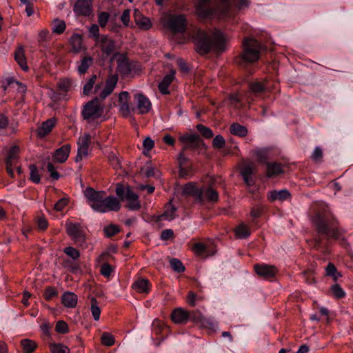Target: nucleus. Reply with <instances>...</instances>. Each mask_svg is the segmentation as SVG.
<instances>
[{
    "mask_svg": "<svg viewBox=\"0 0 353 353\" xmlns=\"http://www.w3.org/2000/svg\"><path fill=\"white\" fill-rule=\"evenodd\" d=\"M193 39L198 53L205 54L213 48L216 51H223L228 40L225 35L219 30L214 29L207 33L202 30H197Z\"/></svg>",
    "mask_w": 353,
    "mask_h": 353,
    "instance_id": "1",
    "label": "nucleus"
},
{
    "mask_svg": "<svg viewBox=\"0 0 353 353\" xmlns=\"http://www.w3.org/2000/svg\"><path fill=\"white\" fill-rule=\"evenodd\" d=\"M241 9L248 6V0H198L197 14L202 17H211L218 14L224 15L232 4Z\"/></svg>",
    "mask_w": 353,
    "mask_h": 353,
    "instance_id": "2",
    "label": "nucleus"
},
{
    "mask_svg": "<svg viewBox=\"0 0 353 353\" xmlns=\"http://www.w3.org/2000/svg\"><path fill=\"white\" fill-rule=\"evenodd\" d=\"M118 81L117 74L110 76L105 82L103 90L100 92L99 97H95L88 101L83 107L81 114L85 120L90 121L100 117L103 112V107L99 103V99L103 100L114 90Z\"/></svg>",
    "mask_w": 353,
    "mask_h": 353,
    "instance_id": "3",
    "label": "nucleus"
},
{
    "mask_svg": "<svg viewBox=\"0 0 353 353\" xmlns=\"http://www.w3.org/2000/svg\"><path fill=\"white\" fill-rule=\"evenodd\" d=\"M84 195L88 204L94 211L101 213L108 211L117 212L121 208L118 199L112 196L104 198L103 191H96L92 188H87L84 191Z\"/></svg>",
    "mask_w": 353,
    "mask_h": 353,
    "instance_id": "4",
    "label": "nucleus"
},
{
    "mask_svg": "<svg viewBox=\"0 0 353 353\" xmlns=\"http://www.w3.org/2000/svg\"><path fill=\"white\" fill-rule=\"evenodd\" d=\"M316 230L319 234L325 236L327 239L333 238L337 239L341 234L337 228L338 221L331 214H317L314 221Z\"/></svg>",
    "mask_w": 353,
    "mask_h": 353,
    "instance_id": "5",
    "label": "nucleus"
},
{
    "mask_svg": "<svg viewBox=\"0 0 353 353\" xmlns=\"http://www.w3.org/2000/svg\"><path fill=\"white\" fill-rule=\"evenodd\" d=\"M242 46L243 51L239 58L240 61L252 63L259 59L262 46L257 40L253 37H245Z\"/></svg>",
    "mask_w": 353,
    "mask_h": 353,
    "instance_id": "6",
    "label": "nucleus"
},
{
    "mask_svg": "<svg viewBox=\"0 0 353 353\" xmlns=\"http://www.w3.org/2000/svg\"><path fill=\"white\" fill-rule=\"evenodd\" d=\"M116 194L121 200H126V207L131 210H138L141 208V203L139 201V196L133 192L128 185L123 186L121 183L117 184Z\"/></svg>",
    "mask_w": 353,
    "mask_h": 353,
    "instance_id": "7",
    "label": "nucleus"
},
{
    "mask_svg": "<svg viewBox=\"0 0 353 353\" xmlns=\"http://www.w3.org/2000/svg\"><path fill=\"white\" fill-rule=\"evenodd\" d=\"M189 319L201 328H208L214 330L217 327V323L211 319L204 316L199 310L189 312Z\"/></svg>",
    "mask_w": 353,
    "mask_h": 353,
    "instance_id": "8",
    "label": "nucleus"
},
{
    "mask_svg": "<svg viewBox=\"0 0 353 353\" xmlns=\"http://www.w3.org/2000/svg\"><path fill=\"white\" fill-rule=\"evenodd\" d=\"M71 3L77 16L89 17L93 12L92 0H71Z\"/></svg>",
    "mask_w": 353,
    "mask_h": 353,
    "instance_id": "9",
    "label": "nucleus"
},
{
    "mask_svg": "<svg viewBox=\"0 0 353 353\" xmlns=\"http://www.w3.org/2000/svg\"><path fill=\"white\" fill-rule=\"evenodd\" d=\"M191 250L196 256L202 258L213 256L216 252L214 243L212 241L208 243L196 242L191 246Z\"/></svg>",
    "mask_w": 353,
    "mask_h": 353,
    "instance_id": "10",
    "label": "nucleus"
},
{
    "mask_svg": "<svg viewBox=\"0 0 353 353\" xmlns=\"http://www.w3.org/2000/svg\"><path fill=\"white\" fill-rule=\"evenodd\" d=\"M67 234L79 245H82L85 242V234L80 223H68L65 225Z\"/></svg>",
    "mask_w": 353,
    "mask_h": 353,
    "instance_id": "11",
    "label": "nucleus"
},
{
    "mask_svg": "<svg viewBox=\"0 0 353 353\" xmlns=\"http://www.w3.org/2000/svg\"><path fill=\"white\" fill-rule=\"evenodd\" d=\"M185 15H170L166 21V26L173 32H183L186 28Z\"/></svg>",
    "mask_w": 353,
    "mask_h": 353,
    "instance_id": "12",
    "label": "nucleus"
},
{
    "mask_svg": "<svg viewBox=\"0 0 353 353\" xmlns=\"http://www.w3.org/2000/svg\"><path fill=\"white\" fill-rule=\"evenodd\" d=\"M179 141L183 144V150L196 149L205 145L199 135L196 134H185L179 137Z\"/></svg>",
    "mask_w": 353,
    "mask_h": 353,
    "instance_id": "13",
    "label": "nucleus"
},
{
    "mask_svg": "<svg viewBox=\"0 0 353 353\" xmlns=\"http://www.w3.org/2000/svg\"><path fill=\"white\" fill-rule=\"evenodd\" d=\"M134 101L136 102V109L139 114H146L152 108V104L148 97L141 93L134 94Z\"/></svg>",
    "mask_w": 353,
    "mask_h": 353,
    "instance_id": "14",
    "label": "nucleus"
},
{
    "mask_svg": "<svg viewBox=\"0 0 353 353\" xmlns=\"http://www.w3.org/2000/svg\"><path fill=\"white\" fill-rule=\"evenodd\" d=\"M19 148L13 145L10 148H4L3 154L5 155L6 165H14L19 160Z\"/></svg>",
    "mask_w": 353,
    "mask_h": 353,
    "instance_id": "15",
    "label": "nucleus"
},
{
    "mask_svg": "<svg viewBox=\"0 0 353 353\" xmlns=\"http://www.w3.org/2000/svg\"><path fill=\"white\" fill-rule=\"evenodd\" d=\"M254 270L259 276L264 279L274 277L277 272L274 266L266 264H256L254 265Z\"/></svg>",
    "mask_w": 353,
    "mask_h": 353,
    "instance_id": "16",
    "label": "nucleus"
},
{
    "mask_svg": "<svg viewBox=\"0 0 353 353\" xmlns=\"http://www.w3.org/2000/svg\"><path fill=\"white\" fill-rule=\"evenodd\" d=\"M117 57H119L117 59V71L123 76L128 75L132 71L131 65L129 63V61L123 54L115 53L114 54V58H116Z\"/></svg>",
    "mask_w": 353,
    "mask_h": 353,
    "instance_id": "17",
    "label": "nucleus"
},
{
    "mask_svg": "<svg viewBox=\"0 0 353 353\" xmlns=\"http://www.w3.org/2000/svg\"><path fill=\"white\" fill-rule=\"evenodd\" d=\"M70 145L65 144L55 150L52 155L53 160L57 163H64L68 158Z\"/></svg>",
    "mask_w": 353,
    "mask_h": 353,
    "instance_id": "18",
    "label": "nucleus"
},
{
    "mask_svg": "<svg viewBox=\"0 0 353 353\" xmlns=\"http://www.w3.org/2000/svg\"><path fill=\"white\" fill-rule=\"evenodd\" d=\"M134 20L137 26L142 30H147L152 27L149 18L144 17L137 9L134 10Z\"/></svg>",
    "mask_w": 353,
    "mask_h": 353,
    "instance_id": "19",
    "label": "nucleus"
},
{
    "mask_svg": "<svg viewBox=\"0 0 353 353\" xmlns=\"http://www.w3.org/2000/svg\"><path fill=\"white\" fill-rule=\"evenodd\" d=\"M101 50L107 56L112 54L116 50L114 40L107 36H102L100 40Z\"/></svg>",
    "mask_w": 353,
    "mask_h": 353,
    "instance_id": "20",
    "label": "nucleus"
},
{
    "mask_svg": "<svg viewBox=\"0 0 353 353\" xmlns=\"http://www.w3.org/2000/svg\"><path fill=\"white\" fill-rule=\"evenodd\" d=\"M201 191L202 192V200L199 201V202L203 203L204 201L216 202L218 201L219 194L212 187H203L201 188Z\"/></svg>",
    "mask_w": 353,
    "mask_h": 353,
    "instance_id": "21",
    "label": "nucleus"
},
{
    "mask_svg": "<svg viewBox=\"0 0 353 353\" xmlns=\"http://www.w3.org/2000/svg\"><path fill=\"white\" fill-rule=\"evenodd\" d=\"M175 77V70H171L170 72L166 74L163 80L159 84V91L163 94H167L169 93L168 87L170 83L174 81Z\"/></svg>",
    "mask_w": 353,
    "mask_h": 353,
    "instance_id": "22",
    "label": "nucleus"
},
{
    "mask_svg": "<svg viewBox=\"0 0 353 353\" xmlns=\"http://www.w3.org/2000/svg\"><path fill=\"white\" fill-rule=\"evenodd\" d=\"M171 318L175 323H185L189 319V312L176 308L172 312Z\"/></svg>",
    "mask_w": 353,
    "mask_h": 353,
    "instance_id": "23",
    "label": "nucleus"
},
{
    "mask_svg": "<svg viewBox=\"0 0 353 353\" xmlns=\"http://www.w3.org/2000/svg\"><path fill=\"white\" fill-rule=\"evenodd\" d=\"M57 120L55 118L52 117L42 123V125L38 129V135L43 137L49 134L52 128L55 126Z\"/></svg>",
    "mask_w": 353,
    "mask_h": 353,
    "instance_id": "24",
    "label": "nucleus"
},
{
    "mask_svg": "<svg viewBox=\"0 0 353 353\" xmlns=\"http://www.w3.org/2000/svg\"><path fill=\"white\" fill-rule=\"evenodd\" d=\"M17 87V89L19 92L24 93L26 90V87L23 83H19V81H15L13 78L9 77L6 79L2 82L1 88L3 91H6L8 87L15 88Z\"/></svg>",
    "mask_w": 353,
    "mask_h": 353,
    "instance_id": "25",
    "label": "nucleus"
},
{
    "mask_svg": "<svg viewBox=\"0 0 353 353\" xmlns=\"http://www.w3.org/2000/svg\"><path fill=\"white\" fill-rule=\"evenodd\" d=\"M176 208L170 201L166 205L164 212L159 216V221H172L176 217Z\"/></svg>",
    "mask_w": 353,
    "mask_h": 353,
    "instance_id": "26",
    "label": "nucleus"
},
{
    "mask_svg": "<svg viewBox=\"0 0 353 353\" xmlns=\"http://www.w3.org/2000/svg\"><path fill=\"white\" fill-rule=\"evenodd\" d=\"M283 172L282 165L279 163H267V176L275 177Z\"/></svg>",
    "mask_w": 353,
    "mask_h": 353,
    "instance_id": "27",
    "label": "nucleus"
},
{
    "mask_svg": "<svg viewBox=\"0 0 353 353\" xmlns=\"http://www.w3.org/2000/svg\"><path fill=\"white\" fill-rule=\"evenodd\" d=\"M132 288L139 293H148L150 282L148 279L139 278L133 283Z\"/></svg>",
    "mask_w": 353,
    "mask_h": 353,
    "instance_id": "28",
    "label": "nucleus"
},
{
    "mask_svg": "<svg viewBox=\"0 0 353 353\" xmlns=\"http://www.w3.org/2000/svg\"><path fill=\"white\" fill-rule=\"evenodd\" d=\"M62 303L67 307L73 308L77 303V296L70 292H65L61 296Z\"/></svg>",
    "mask_w": 353,
    "mask_h": 353,
    "instance_id": "29",
    "label": "nucleus"
},
{
    "mask_svg": "<svg viewBox=\"0 0 353 353\" xmlns=\"http://www.w3.org/2000/svg\"><path fill=\"white\" fill-rule=\"evenodd\" d=\"M268 198L272 202L275 200L284 201L290 198V193L287 190H274L270 192Z\"/></svg>",
    "mask_w": 353,
    "mask_h": 353,
    "instance_id": "30",
    "label": "nucleus"
},
{
    "mask_svg": "<svg viewBox=\"0 0 353 353\" xmlns=\"http://www.w3.org/2000/svg\"><path fill=\"white\" fill-rule=\"evenodd\" d=\"M14 59L23 70H27L28 69L24 54V50L22 46L19 47L16 50L14 53Z\"/></svg>",
    "mask_w": 353,
    "mask_h": 353,
    "instance_id": "31",
    "label": "nucleus"
},
{
    "mask_svg": "<svg viewBox=\"0 0 353 353\" xmlns=\"http://www.w3.org/2000/svg\"><path fill=\"white\" fill-rule=\"evenodd\" d=\"M183 192L185 194L192 195L198 201L202 200V192L201 191V189L196 188L192 184H187L184 187Z\"/></svg>",
    "mask_w": 353,
    "mask_h": 353,
    "instance_id": "32",
    "label": "nucleus"
},
{
    "mask_svg": "<svg viewBox=\"0 0 353 353\" xmlns=\"http://www.w3.org/2000/svg\"><path fill=\"white\" fill-rule=\"evenodd\" d=\"M230 132L234 135L242 137L246 136L248 134L247 128L237 123H234L231 125Z\"/></svg>",
    "mask_w": 353,
    "mask_h": 353,
    "instance_id": "33",
    "label": "nucleus"
},
{
    "mask_svg": "<svg viewBox=\"0 0 353 353\" xmlns=\"http://www.w3.org/2000/svg\"><path fill=\"white\" fill-rule=\"evenodd\" d=\"M235 235L238 239H246L250 235V230L245 225L241 224L236 228Z\"/></svg>",
    "mask_w": 353,
    "mask_h": 353,
    "instance_id": "34",
    "label": "nucleus"
},
{
    "mask_svg": "<svg viewBox=\"0 0 353 353\" xmlns=\"http://www.w3.org/2000/svg\"><path fill=\"white\" fill-rule=\"evenodd\" d=\"M254 154L256 157L259 161L265 163L269 159L270 150L268 148H259L254 151Z\"/></svg>",
    "mask_w": 353,
    "mask_h": 353,
    "instance_id": "35",
    "label": "nucleus"
},
{
    "mask_svg": "<svg viewBox=\"0 0 353 353\" xmlns=\"http://www.w3.org/2000/svg\"><path fill=\"white\" fill-rule=\"evenodd\" d=\"M326 275L331 276L334 281H337L339 278L342 276L341 272H338L336 267L333 263H330L326 268Z\"/></svg>",
    "mask_w": 353,
    "mask_h": 353,
    "instance_id": "36",
    "label": "nucleus"
},
{
    "mask_svg": "<svg viewBox=\"0 0 353 353\" xmlns=\"http://www.w3.org/2000/svg\"><path fill=\"white\" fill-rule=\"evenodd\" d=\"M21 344L25 353H32L37 347V343L28 339L21 340Z\"/></svg>",
    "mask_w": 353,
    "mask_h": 353,
    "instance_id": "37",
    "label": "nucleus"
},
{
    "mask_svg": "<svg viewBox=\"0 0 353 353\" xmlns=\"http://www.w3.org/2000/svg\"><path fill=\"white\" fill-rule=\"evenodd\" d=\"M92 63V59L90 57H85L81 59L80 65L78 66V72L81 74L85 73Z\"/></svg>",
    "mask_w": 353,
    "mask_h": 353,
    "instance_id": "38",
    "label": "nucleus"
},
{
    "mask_svg": "<svg viewBox=\"0 0 353 353\" xmlns=\"http://www.w3.org/2000/svg\"><path fill=\"white\" fill-rule=\"evenodd\" d=\"M90 310L94 319L95 321H99L101 314V309L99 306L97 300L94 297L91 299Z\"/></svg>",
    "mask_w": 353,
    "mask_h": 353,
    "instance_id": "39",
    "label": "nucleus"
},
{
    "mask_svg": "<svg viewBox=\"0 0 353 353\" xmlns=\"http://www.w3.org/2000/svg\"><path fill=\"white\" fill-rule=\"evenodd\" d=\"M52 32L57 34H61L65 30V23L63 20L55 19L52 21Z\"/></svg>",
    "mask_w": 353,
    "mask_h": 353,
    "instance_id": "40",
    "label": "nucleus"
},
{
    "mask_svg": "<svg viewBox=\"0 0 353 353\" xmlns=\"http://www.w3.org/2000/svg\"><path fill=\"white\" fill-rule=\"evenodd\" d=\"M249 88L250 91L254 94H259L262 93L265 89V85L259 81L251 82L249 84Z\"/></svg>",
    "mask_w": 353,
    "mask_h": 353,
    "instance_id": "41",
    "label": "nucleus"
},
{
    "mask_svg": "<svg viewBox=\"0 0 353 353\" xmlns=\"http://www.w3.org/2000/svg\"><path fill=\"white\" fill-rule=\"evenodd\" d=\"M97 75L94 74L88 79V81L84 85L83 92L85 95H89L92 92V90L94 88V85H95Z\"/></svg>",
    "mask_w": 353,
    "mask_h": 353,
    "instance_id": "42",
    "label": "nucleus"
},
{
    "mask_svg": "<svg viewBox=\"0 0 353 353\" xmlns=\"http://www.w3.org/2000/svg\"><path fill=\"white\" fill-rule=\"evenodd\" d=\"M256 170V165L252 162L246 163L243 165L241 170V175L252 176Z\"/></svg>",
    "mask_w": 353,
    "mask_h": 353,
    "instance_id": "43",
    "label": "nucleus"
},
{
    "mask_svg": "<svg viewBox=\"0 0 353 353\" xmlns=\"http://www.w3.org/2000/svg\"><path fill=\"white\" fill-rule=\"evenodd\" d=\"M170 264L171 268L179 273L183 272L185 271V267L183 265L182 262L175 258H172L170 260Z\"/></svg>",
    "mask_w": 353,
    "mask_h": 353,
    "instance_id": "44",
    "label": "nucleus"
},
{
    "mask_svg": "<svg viewBox=\"0 0 353 353\" xmlns=\"http://www.w3.org/2000/svg\"><path fill=\"white\" fill-rule=\"evenodd\" d=\"M29 169L30 171V180L35 183H39L40 182L41 178L38 172L37 167L34 164H30L29 165Z\"/></svg>",
    "mask_w": 353,
    "mask_h": 353,
    "instance_id": "45",
    "label": "nucleus"
},
{
    "mask_svg": "<svg viewBox=\"0 0 353 353\" xmlns=\"http://www.w3.org/2000/svg\"><path fill=\"white\" fill-rule=\"evenodd\" d=\"M330 290L333 296L336 299H341L345 295V292L338 283L332 285Z\"/></svg>",
    "mask_w": 353,
    "mask_h": 353,
    "instance_id": "46",
    "label": "nucleus"
},
{
    "mask_svg": "<svg viewBox=\"0 0 353 353\" xmlns=\"http://www.w3.org/2000/svg\"><path fill=\"white\" fill-rule=\"evenodd\" d=\"M70 43L75 51H79L82 46L81 37L79 34H74L70 39Z\"/></svg>",
    "mask_w": 353,
    "mask_h": 353,
    "instance_id": "47",
    "label": "nucleus"
},
{
    "mask_svg": "<svg viewBox=\"0 0 353 353\" xmlns=\"http://www.w3.org/2000/svg\"><path fill=\"white\" fill-rule=\"evenodd\" d=\"M101 343L105 346H112L114 343V338L112 334L108 332H104L102 334L101 337Z\"/></svg>",
    "mask_w": 353,
    "mask_h": 353,
    "instance_id": "48",
    "label": "nucleus"
},
{
    "mask_svg": "<svg viewBox=\"0 0 353 353\" xmlns=\"http://www.w3.org/2000/svg\"><path fill=\"white\" fill-rule=\"evenodd\" d=\"M197 130L206 139H210L213 137V132L209 128L202 125L198 124L196 126Z\"/></svg>",
    "mask_w": 353,
    "mask_h": 353,
    "instance_id": "49",
    "label": "nucleus"
},
{
    "mask_svg": "<svg viewBox=\"0 0 353 353\" xmlns=\"http://www.w3.org/2000/svg\"><path fill=\"white\" fill-rule=\"evenodd\" d=\"M71 81L68 79H60L57 83V87L61 92H68L71 88Z\"/></svg>",
    "mask_w": 353,
    "mask_h": 353,
    "instance_id": "50",
    "label": "nucleus"
},
{
    "mask_svg": "<svg viewBox=\"0 0 353 353\" xmlns=\"http://www.w3.org/2000/svg\"><path fill=\"white\" fill-rule=\"evenodd\" d=\"M110 19V14L107 12H101L98 14V23L101 28H105Z\"/></svg>",
    "mask_w": 353,
    "mask_h": 353,
    "instance_id": "51",
    "label": "nucleus"
},
{
    "mask_svg": "<svg viewBox=\"0 0 353 353\" xmlns=\"http://www.w3.org/2000/svg\"><path fill=\"white\" fill-rule=\"evenodd\" d=\"M63 252L68 256L71 257L73 260H77L80 256V253L79 250L73 247H67L64 248Z\"/></svg>",
    "mask_w": 353,
    "mask_h": 353,
    "instance_id": "52",
    "label": "nucleus"
},
{
    "mask_svg": "<svg viewBox=\"0 0 353 353\" xmlns=\"http://www.w3.org/2000/svg\"><path fill=\"white\" fill-rule=\"evenodd\" d=\"M58 295L57 290L53 287H48L43 293V296L46 301H50Z\"/></svg>",
    "mask_w": 353,
    "mask_h": 353,
    "instance_id": "53",
    "label": "nucleus"
},
{
    "mask_svg": "<svg viewBox=\"0 0 353 353\" xmlns=\"http://www.w3.org/2000/svg\"><path fill=\"white\" fill-rule=\"evenodd\" d=\"M88 149H89V148H88V147L79 145L77 155L75 158L76 162L81 161L83 159V158L88 156Z\"/></svg>",
    "mask_w": 353,
    "mask_h": 353,
    "instance_id": "54",
    "label": "nucleus"
},
{
    "mask_svg": "<svg viewBox=\"0 0 353 353\" xmlns=\"http://www.w3.org/2000/svg\"><path fill=\"white\" fill-rule=\"evenodd\" d=\"M204 299L203 296H199L194 293L193 292H190L188 296V303L191 306H194L196 305V301H202Z\"/></svg>",
    "mask_w": 353,
    "mask_h": 353,
    "instance_id": "55",
    "label": "nucleus"
},
{
    "mask_svg": "<svg viewBox=\"0 0 353 353\" xmlns=\"http://www.w3.org/2000/svg\"><path fill=\"white\" fill-rule=\"evenodd\" d=\"M55 330L59 334H65L69 331L68 324L63 321H57Z\"/></svg>",
    "mask_w": 353,
    "mask_h": 353,
    "instance_id": "56",
    "label": "nucleus"
},
{
    "mask_svg": "<svg viewBox=\"0 0 353 353\" xmlns=\"http://www.w3.org/2000/svg\"><path fill=\"white\" fill-rule=\"evenodd\" d=\"M225 144V139L221 135H216L212 141V145L214 148L221 149L224 147Z\"/></svg>",
    "mask_w": 353,
    "mask_h": 353,
    "instance_id": "57",
    "label": "nucleus"
},
{
    "mask_svg": "<svg viewBox=\"0 0 353 353\" xmlns=\"http://www.w3.org/2000/svg\"><path fill=\"white\" fill-rule=\"evenodd\" d=\"M50 38V32L46 30H42L39 32L38 35V42L40 45H42L45 41H47Z\"/></svg>",
    "mask_w": 353,
    "mask_h": 353,
    "instance_id": "58",
    "label": "nucleus"
},
{
    "mask_svg": "<svg viewBox=\"0 0 353 353\" xmlns=\"http://www.w3.org/2000/svg\"><path fill=\"white\" fill-rule=\"evenodd\" d=\"M108 160H109L110 164L112 165V166L114 169H118V168H121L120 161L118 159L117 156L114 153L110 152L108 154Z\"/></svg>",
    "mask_w": 353,
    "mask_h": 353,
    "instance_id": "59",
    "label": "nucleus"
},
{
    "mask_svg": "<svg viewBox=\"0 0 353 353\" xmlns=\"http://www.w3.org/2000/svg\"><path fill=\"white\" fill-rule=\"evenodd\" d=\"M119 232V227L116 225L111 224L104 228V232L108 237H111Z\"/></svg>",
    "mask_w": 353,
    "mask_h": 353,
    "instance_id": "60",
    "label": "nucleus"
},
{
    "mask_svg": "<svg viewBox=\"0 0 353 353\" xmlns=\"http://www.w3.org/2000/svg\"><path fill=\"white\" fill-rule=\"evenodd\" d=\"M52 353H69V349L61 344H54L51 347Z\"/></svg>",
    "mask_w": 353,
    "mask_h": 353,
    "instance_id": "61",
    "label": "nucleus"
},
{
    "mask_svg": "<svg viewBox=\"0 0 353 353\" xmlns=\"http://www.w3.org/2000/svg\"><path fill=\"white\" fill-rule=\"evenodd\" d=\"M91 142V136L89 134H84L81 136L78 141V145L89 148Z\"/></svg>",
    "mask_w": 353,
    "mask_h": 353,
    "instance_id": "62",
    "label": "nucleus"
},
{
    "mask_svg": "<svg viewBox=\"0 0 353 353\" xmlns=\"http://www.w3.org/2000/svg\"><path fill=\"white\" fill-rule=\"evenodd\" d=\"M119 106H120L119 110H120V112L122 114V115L124 117H128L130 113V111H131V108L130 107L129 103L127 102V103H119Z\"/></svg>",
    "mask_w": 353,
    "mask_h": 353,
    "instance_id": "63",
    "label": "nucleus"
},
{
    "mask_svg": "<svg viewBox=\"0 0 353 353\" xmlns=\"http://www.w3.org/2000/svg\"><path fill=\"white\" fill-rule=\"evenodd\" d=\"M47 170L49 172L50 174V176L54 179V180H57L59 179L60 177V174H59V172H57L54 167V165H52V163H48V165H47Z\"/></svg>",
    "mask_w": 353,
    "mask_h": 353,
    "instance_id": "64",
    "label": "nucleus"
}]
</instances>
